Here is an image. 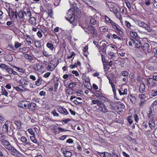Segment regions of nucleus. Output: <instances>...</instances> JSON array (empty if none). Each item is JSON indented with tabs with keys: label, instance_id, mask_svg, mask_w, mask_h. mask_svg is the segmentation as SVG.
I'll list each match as a JSON object with an SVG mask.
<instances>
[{
	"label": "nucleus",
	"instance_id": "1",
	"mask_svg": "<svg viewBox=\"0 0 157 157\" xmlns=\"http://www.w3.org/2000/svg\"><path fill=\"white\" fill-rule=\"evenodd\" d=\"M29 101L26 100H22L21 101L18 103V106L20 108L24 109H28Z\"/></svg>",
	"mask_w": 157,
	"mask_h": 157
},
{
	"label": "nucleus",
	"instance_id": "2",
	"mask_svg": "<svg viewBox=\"0 0 157 157\" xmlns=\"http://www.w3.org/2000/svg\"><path fill=\"white\" fill-rule=\"evenodd\" d=\"M9 150L10 151V153L14 156L17 157H21L22 156V154L16 149L13 148L12 147L11 149Z\"/></svg>",
	"mask_w": 157,
	"mask_h": 157
},
{
	"label": "nucleus",
	"instance_id": "3",
	"mask_svg": "<svg viewBox=\"0 0 157 157\" xmlns=\"http://www.w3.org/2000/svg\"><path fill=\"white\" fill-rule=\"evenodd\" d=\"M138 25L139 26L143 28H145L148 32L151 31V29L150 27L144 22L140 21L138 22Z\"/></svg>",
	"mask_w": 157,
	"mask_h": 157
},
{
	"label": "nucleus",
	"instance_id": "4",
	"mask_svg": "<svg viewBox=\"0 0 157 157\" xmlns=\"http://www.w3.org/2000/svg\"><path fill=\"white\" fill-rule=\"evenodd\" d=\"M1 142L8 150L12 148V146L10 144V142L6 140L1 139Z\"/></svg>",
	"mask_w": 157,
	"mask_h": 157
},
{
	"label": "nucleus",
	"instance_id": "5",
	"mask_svg": "<svg viewBox=\"0 0 157 157\" xmlns=\"http://www.w3.org/2000/svg\"><path fill=\"white\" fill-rule=\"evenodd\" d=\"M102 42V45L100 47L99 50L102 52L103 53H105L106 51V48L108 44L107 42L105 41H102L100 42V43Z\"/></svg>",
	"mask_w": 157,
	"mask_h": 157
},
{
	"label": "nucleus",
	"instance_id": "6",
	"mask_svg": "<svg viewBox=\"0 0 157 157\" xmlns=\"http://www.w3.org/2000/svg\"><path fill=\"white\" fill-rule=\"evenodd\" d=\"M71 11L72 10L70 9L69 10L68 13H67V14L70 16V17H68L67 18V20L69 21L71 23H72V22L74 21L75 18V16H74L73 13H71Z\"/></svg>",
	"mask_w": 157,
	"mask_h": 157
},
{
	"label": "nucleus",
	"instance_id": "7",
	"mask_svg": "<svg viewBox=\"0 0 157 157\" xmlns=\"http://www.w3.org/2000/svg\"><path fill=\"white\" fill-rule=\"evenodd\" d=\"M21 141L23 143H25L26 145L29 146H32V143L29 142V140H27V139L24 136H22L21 138Z\"/></svg>",
	"mask_w": 157,
	"mask_h": 157
},
{
	"label": "nucleus",
	"instance_id": "8",
	"mask_svg": "<svg viewBox=\"0 0 157 157\" xmlns=\"http://www.w3.org/2000/svg\"><path fill=\"white\" fill-rule=\"evenodd\" d=\"M58 110L59 113L67 115L68 114L67 111L65 108L60 107L58 108Z\"/></svg>",
	"mask_w": 157,
	"mask_h": 157
},
{
	"label": "nucleus",
	"instance_id": "9",
	"mask_svg": "<svg viewBox=\"0 0 157 157\" xmlns=\"http://www.w3.org/2000/svg\"><path fill=\"white\" fill-rule=\"evenodd\" d=\"M36 106V104L34 103L29 102L28 109L30 111H33L35 109Z\"/></svg>",
	"mask_w": 157,
	"mask_h": 157
},
{
	"label": "nucleus",
	"instance_id": "10",
	"mask_svg": "<svg viewBox=\"0 0 157 157\" xmlns=\"http://www.w3.org/2000/svg\"><path fill=\"white\" fill-rule=\"evenodd\" d=\"M141 49L142 50L148 51L149 49V45L147 43H144L143 45L142 44Z\"/></svg>",
	"mask_w": 157,
	"mask_h": 157
},
{
	"label": "nucleus",
	"instance_id": "11",
	"mask_svg": "<svg viewBox=\"0 0 157 157\" xmlns=\"http://www.w3.org/2000/svg\"><path fill=\"white\" fill-rule=\"evenodd\" d=\"M14 123L17 126V130H19L21 129L22 128V123L20 121H14Z\"/></svg>",
	"mask_w": 157,
	"mask_h": 157
},
{
	"label": "nucleus",
	"instance_id": "12",
	"mask_svg": "<svg viewBox=\"0 0 157 157\" xmlns=\"http://www.w3.org/2000/svg\"><path fill=\"white\" fill-rule=\"evenodd\" d=\"M115 31L117 33V34L119 36H122L124 34V33L123 32V29L121 28L120 26Z\"/></svg>",
	"mask_w": 157,
	"mask_h": 157
},
{
	"label": "nucleus",
	"instance_id": "13",
	"mask_svg": "<svg viewBox=\"0 0 157 157\" xmlns=\"http://www.w3.org/2000/svg\"><path fill=\"white\" fill-rule=\"evenodd\" d=\"M139 90L140 93H143L145 91V84L144 83H142L140 84Z\"/></svg>",
	"mask_w": 157,
	"mask_h": 157
},
{
	"label": "nucleus",
	"instance_id": "14",
	"mask_svg": "<svg viewBox=\"0 0 157 157\" xmlns=\"http://www.w3.org/2000/svg\"><path fill=\"white\" fill-rule=\"evenodd\" d=\"M98 110L103 113H106L108 111V110L106 108V106L105 104L103 105L98 109Z\"/></svg>",
	"mask_w": 157,
	"mask_h": 157
},
{
	"label": "nucleus",
	"instance_id": "15",
	"mask_svg": "<svg viewBox=\"0 0 157 157\" xmlns=\"http://www.w3.org/2000/svg\"><path fill=\"white\" fill-rule=\"evenodd\" d=\"M87 29L90 33L94 34L95 33V29L93 26L92 25L89 26L87 27Z\"/></svg>",
	"mask_w": 157,
	"mask_h": 157
},
{
	"label": "nucleus",
	"instance_id": "16",
	"mask_svg": "<svg viewBox=\"0 0 157 157\" xmlns=\"http://www.w3.org/2000/svg\"><path fill=\"white\" fill-rule=\"evenodd\" d=\"M105 17V22L108 24H109V23H110L111 25L114 22L113 21L111 20L109 17H108L107 16L105 15L104 16Z\"/></svg>",
	"mask_w": 157,
	"mask_h": 157
},
{
	"label": "nucleus",
	"instance_id": "17",
	"mask_svg": "<svg viewBox=\"0 0 157 157\" xmlns=\"http://www.w3.org/2000/svg\"><path fill=\"white\" fill-rule=\"evenodd\" d=\"M147 81L148 84L149 85L151 84V83L154 84V85L153 84L152 85L153 86H155L156 85L155 81L152 79L151 77L147 78Z\"/></svg>",
	"mask_w": 157,
	"mask_h": 157
},
{
	"label": "nucleus",
	"instance_id": "18",
	"mask_svg": "<svg viewBox=\"0 0 157 157\" xmlns=\"http://www.w3.org/2000/svg\"><path fill=\"white\" fill-rule=\"evenodd\" d=\"M129 99L132 104L135 103L136 101V99L135 97L132 94L130 95L129 97Z\"/></svg>",
	"mask_w": 157,
	"mask_h": 157
},
{
	"label": "nucleus",
	"instance_id": "19",
	"mask_svg": "<svg viewBox=\"0 0 157 157\" xmlns=\"http://www.w3.org/2000/svg\"><path fill=\"white\" fill-rule=\"evenodd\" d=\"M142 44L139 41L137 40V41L136 42V43L135 44V47L136 48L141 49V47H142Z\"/></svg>",
	"mask_w": 157,
	"mask_h": 157
},
{
	"label": "nucleus",
	"instance_id": "20",
	"mask_svg": "<svg viewBox=\"0 0 157 157\" xmlns=\"http://www.w3.org/2000/svg\"><path fill=\"white\" fill-rule=\"evenodd\" d=\"M82 99L80 97H78L77 98L76 100H75L73 101L74 102L76 105H78L82 103V102H80V101Z\"/></svg>",
	"mask_w": 157,
	"mask_h": 157
},
{
	"label": "nucleus",
	"instance_id": "21",
	"mask_svg": "<svg viewBox=\"0 0 157 157\" xmlns=\"http://www.w3.org/2000/svg\"><path fill=\"white\" fill-rule=\"evenodd\" d=\"M20 83L22 85H26L28 84V82L25 79H21L20 81Z\"/></svg>",
	"mask_w": 157,
	"mask_h": 157
},
{
	"label": "nucleus",
	"instance_id": "22",
	"mask_svg": "<svg viewBox=\"0 0 157 157\" xmlns=\"http://www.w3.org/2000/svg\"><path fill=\"white\" fill-rule=\"evenodd\" d=\"M82 79L85 83H88L90 81V78L89 77L86 76L85 75H83Z\"/></svg>",
	"mask_w": 157,
	"mask_h": 157
},
{
	"label": "nucleus",
	"instance_id": "23",
	"mask_svg": "<svg viewBox=\"0 0 157 157\" xmlns=\"http://www.w3.org/2000/svg\"><path fill=\"white\" fill-rule=\"evenodd\" d=\"M150 94L153 97H155L157 95V90H156L154 89H152L151 90Z\"/></svg>",
	"mask_w": 157,
	"mask_h": 157
},
{
	"label": "nucleus",
	"instance_id": "24",
	"mask_svg": "<svg viewBox=\"0 0 157 157\" xmlns=\"http://www.w3.org/2000/svg\"><path fill=\"white\" fill-rule=\"evenodd\" d=\"M42 81V78L40 77H38L37 81L35 82V85L38 86H39L41 84Z\"/></svg>",
	"mask_w": 157,
	"mask_h": 157
},
{
	"label": "nucleus",
	"instance_id": "25",
	"mask_svg": "<svg viewBox=\"0 0 157 157\" xmlns=\"http://www.w3.org/2000/svg\"><path fill=\"white\" fill-rule=\"evenodd\" d=\"M23 55L24 57L26 59L31 60H33V57L29 55L28 54L25 53H24Z\"/></svg>",
	"mask_w": 157,
	"mask_h": 157
},
{
	"label": "nucleus",
	"instance_id": "26",
	"mask_svg": "<svg viewBox=\"0 0 157 157\" xmlns=\"http://www.w3.org/2000/svg\"><path fill=\"white\" fill-rule=\"evenodd\" d=\"M149 125L151 129L152 130L155 126V123L153 121H150L149 123Z\"/></svg>",
	"mask_w": 157,
	"mask_h": 157
},
{
	"label": "nucleus",
	"instance_id": "27",
	"mask_svg": "<svg viewBox=\"0 0 157 157\" xmlns=\"http://www.w3.org/2000/svg\"><path fill=\"white\" fill-rule=\"evenodd\" d=\"M8 66L5 64L3 63H1L0 64V68L3 70H5L6 71Z\"/></svg>",
	"mask_w": 157,
	"mask_h": 157
},
{
	"label": "nucleus",
	"instance_id": "28",
	"mask_svg": "<svg viewBox=\"0 0 157 157\" xmlns=\"http://www.w3.org/2000/svg\"><path fill=\"white\" fill-rule=\"evenodd\" d=\"M111 25L112 26V28L114 29V31L119 28L120 26L119 25L114 22H113V24H112Z\"/></svg>",
	"mask_w": 157,
	"mask_h": 157
},
{
	"label": "nucleus",
	"instance_id": "29",
	"mask_svg": "<svg viewBox=\"0 0 157 157\" xmlns=\"http://www.w3.org/2000/svg\"><path fill=\"white\" fill-rule=\"evenodd\" d=\"M46 46L51 50H53L54 48L53 44L49 42L47 44Z\"/></svg>",
	"mask_w": 157,
	"mask_h": 157
},
{
	"label": "nucleus",
	"instance_id": "30",
	"mask_svg": "<svg viewBox=\"0 0 157 157\" xmlns=\"http://www.w3.org/2000/svg\"><path fill=\"white\" fill-rule=\"evenodd\" d=\"M64 155L66 157H70L71 156L72 154L70 151H66L64 152Z\"/></svg>",
	"mask_w": 157,
	"mask_h": 157
},
{
	"label": "nucleus",
	"instance_id": "31",
	"mask_svg": "<svg viewBox=\"0 0 157 157\" xmlns=\"http://www.w3.org/2000/svg\"><path fill=\"white\" fill-rule=\"evenodd\" d=\"M130 33L131 36L133 37L137 38V37H138L137 34L136 32L133 31H130Z\"/></svg>",
	"mask_w": 157,
	"mask_h": 157
},
{
	"label": "nucleus",
	"instance_id": "32",
	"mask_svg": "<svg viewBox=\"0 0 157 157\" xmlns=\"http://www.w3.org/2000/svg\"><path fill=\"white\" fill-rule=\"evenodd\" d=\"M47 68L48 70L50 71H53L55 68L54 65H49L47 66Z\"/></svg>",
	"mask_w": 157,
	"mask_h": 157
},
{
	"label": "nucleus",
	"instance_id": "33",
	"mask_svg": "<svg viewBox=\"0 0 157 157\" xmlns=\"http://www.w3.org/2000/svg\"><path fill=\"white\" fill-rule=\"evenodd\" d=\"M2 130L6 133L8 132V126L3 125Z\"/></svg>",
	"mask_w": 157,
	"mask_h": 157
},
{
	"label": "nucleus",
	"instance_id": "34",
	"mask_svg": "<svg viewBox=\"0 0 157 157\" xmlns=\"http://www.w3.org/2000/svg\"><path fill=\"white\" fill-rule=\"evenodd\" d=\"M18 16L20 19L23 18L24 16L23 13L21 11H19L18 12Z\"/></svg>",
	"mask_w": 157,
	"mask_h": 157
},
{
	"label": "nucleus",
	"instance_id": "35",
	"mask_svg": "<svg viewBox=\"0 0 157 157\" xmlns=\"http://www.w3.org/2000/svg\"><path fill=\"white\" fill-rule=\"evenodd\" d=\"M101 60L102 61V62L103 64V66H104V69H105V64H104V63H106V60L105 59V57L102 54H101Z\"/></svg>",
	"mask_w": 157,
	"mask_h": 157
},
{
	"label": "nucleus",
	"instance_id": "36",
	"mask_svg": "<svg viewBox=\"0 0 157 157\" xmlns=\"http://www.w3.org/2000/svg\"><path fill=\"white\" fill-rule=\"evenodd\" d=\"M97 105L100 107V106H101L104 104L103 103L102 101L101 100H98V101H97Z\"/></svg>",
	"mask_w": 157,
	"mask_h": 157
},
{
	"label": "nucleus",
	"instance_id": "37",
	"mask_svg": "<svg viewBox=\"0 0 157 157\" xmlns=\"http://www.w3.org/2000/svg\"><path fill=\"white\" fill-rule=\"evenodd\" d=\"M121 75L124 76H128L129 75L128 73L126 71H123L121 73Z\"/></svg>",
	"mask_w": 157,
	"mask_h": 157
},
{
	"label": "nucleus",
	"instance_id": "38",
	"mask_svg": "<svg viewBox=\"0 0 157 157\" xmlns=\"http://www.w3.org/2000/svg\"><path fill=\"white\" fill-rule=\"evenodd\" d=\"M21 45V43H19L17 42H15L14 46L16 49L20 47Z\"/></svg>",
	"mask_w": 157,
	"mask_h": 157
},
{
	"label": "nucleus",
	"instance_id": "39",
	"mask_svg": "<svg viewBox=\"0 0 157 157\" xmlns=\"http://www.w3.org/2000/svg\"><path fill=\"white\" fill-rule=\"evenodd\" d=\"M152 79L157 82V73H154L152 76Z\"/></svg>",
	"mask_w": 157,
	"mask_h": 157
},
{
	"label": "nucleus",
	"instance_id": "40",
	"mask_svg": "<svg viewBox=\"0 0 157 157\" xmlns=\"http://www.w3.org/2000/svg\"><path fill=\"white\" fill-rule=\"evenodd\" d=\"M112 90H113V93L114 98L117 100H119V99L117 97L116 89L115 88H114V89H112Z\"/></svg>",
	"mask_w": 157,
	"mask_h": 157
},
{
	"label": "nucleus",
	"instance_id": "41",
	"mask_svg": "<svg viewBox=\"0 0 157 157\" xmlns=\"http://www.w3.org/2000/svg\"><path fill=\"white\" fill-rule=\"evenodd\" d=\"M58 80H57V81L56 82H55L54 84L55 90L56 91H57V88L59 85V82H58Z\"/></svg>",
	"mask_w": 157,
	"mask_h": 157
},
{
	"label": "nucleus",
	"instance_id": "42",
	"mask_svg": "<svg viewBox=\"0 0 157 157\" xmlns=\"http://www.w3.org/2000/svg\"><path fill=\"white\" fill-rule=\"evenodd\" d=\"M25 14L26 15V16L28 17H30L31 16V13L29 10H27V12H25Z\"/></svg>",
	"mask_w": 157,
	"mask_h": 157
},
{
	"label": "nucleus",
	"instance_id": "43",
	"mask_svg": "<svg viewBox=\"0 0 157 157\" xmlns=\"http://www.w3.org/2000/svg\"><path fill=\"white\" fill-rule=\"evenodd\" d=\"M152 110L151 108H150L149 113H148V117L150 118H151L153 115L152 113Z\"/></svg>",
	"mask_w": 157,
	"mask_h": 157
},
{
	"label": "nucleus",
	"instance_id": "44",
	"mask_svg": "<svg viewBox=\"0 0 157 157\" xmlns=\"http://www.w3.org/2000/svg\"><path fill=\"white\" fill-rule=\"evenodd\" d=\"M13 69L12 68H10L9 67H8L6 71L7 72H8L10 74H12V72L13 71Z\"/></svg>",
	"mask_w": 157,
	"mask_h": 157
},
{
	"label": "nucleus",
	"instance_id": "45",
	"mask_svg": "<svg viewBox=\"0 0 157 157\" xmlns=\"http://www.w3.org/2000/svg\"><path fill=\"white\" fill-rule=\"evenodd\" d=\"M125 2L128 9H130L131 8V5L129 2L128 0H126L125 1Z\"/></svg>",
	"mask_w": 157,
	"mask_h": 157
},
{
	"label": "nucleus",
	"instance_id": "46",
	"mask_svg": "<svg viewBox=\"0 0 157 157\" xmlns=\"http://www.w3.org/2000/svg\"><path fill=\"white\" fill-rule=\"evenodd\" d=\"M138 97L142 99H145L146 98V96L144 94H139L138 95Z\"/></svg>",
	"mask_w": 157,
	"mask_h": 157
},
{
	"label": "nucleus",
	"instance_id": "47",
	"mask_svg": "<svg viewBox=\"0 0 157 157\" xmlns=\"http://www.w3.org/2000/svg\"><path fill=\"white\" fill-rule=\"evenodd\" d=\"M42 53L43 55L47 57H49L50 55L48 54L47 52L44 50L42 51Z\"/></svg>",
	"mask_w": 157,
	"mask_h": 157
},
{
	"label": "nucleus",
	"instance_id": "48",
	"mask_svg": "<svg viewBox=\"0 0 157 157\" xmlns=\"http://www.w3.org/2000/svg\"><path fill=\"white\" fill-rule=\"evenodd\" d=\"M125 24L126 26L128 28L130 29L131 27H132L131 24L129 22L127 21H125Z\"/></svg>",
	"mask_w": 157,
	"mask_h": 157
},
{
	"label": "nucleus",
	"instance_id": "49",
	"mask_svg": "<svg viewBox=\"0 0 157 157\" xmlns=\"http://www.w3.org/2000/svg\"><path fill=\"white\" fill-rule=\"evenodd\" d=\"M96 20L94 18H92L90 20L91 23L93 25H94L96 24Z\"/></svg>",
	"mask_w": 157,
	"mask_h": 157
},
{
	"label": "nucleus",
	"instance_id": "50",
	"mask_svg": "<svg viewBox=\"0 0 157 157\" xmlns=\"http://www.w3.org/2000/svg\"><path fill=\"white\" fill-rule=\"evenodd\" d=\"M52 113L53 114V116L55 117H59V115L58 113H57L55 110H54L52 112Z\"/></svg>",
	"mask_w": 157,
	"mask_h": 157
},
{
	"label": "nucleus",
	"instance_id": "51",
	"mask_svg": "<svg viewBox=\"0 0 157 157\" xmlns=\"http://www.w3.org/2000/svg\"><path fill=\"white\" fill-rule=\"evenodd\" d=\"M98 154L100 155L101 157H106L105 156V152H97Z\"/></svg>",
	"mask_w": 157,
	"mask_h": 157
},
{
	"label": "nucleus",
	"instance_id": "52",
	"mask_svg": "<svg viewBox=\"0 0 157 157\" xmlns=\"http://www.w3.org/2000/svg\"><path fill=\"white\" fill-rule=\"evenodd\" d=\"M71 73L75 75L76 76H78L79 75V74L77 71L73 70L72 71Z\"/></svg>",
	"mask_w": 157,
	"mask_h": 157
},
{
	"label": "nucleus",
	"instance_id": "53",
	"mask_svg": "<svg viewBox=\"0 0 157 157\" xmlns=\"http://www.w3.org/2000/svg\"><path fill=\"white\" fill-rule=\"evenodd\" d=\"M101 30L102 31H104V32H108V29L106 28V27H105L104 26L101 27Z\"/></svg>",
	"mask_w": 157,
	"mask_h": 157
},
{
	"label": "nucleus",
	"instance_id": "54",
	"mask_svg": "<svg viewBox=\"0 0 157 157\" xmlns=\"http://www.w3.org/2000/svg\"><path fill=\"white\" fill-rule=\"evenodd\" d=\"M2 93L3 95H4L6 96H7V95L8 94V93L5 90H3Z\"/></svg>",
	"mask_w": 157,
	"mask_h": 157
},
{
	"label": "nucleus",
	"instance_id": "55",
	"mask_svg": "<svg viewBox=\"0 0 157 157\" xmlns=\"http://www.w3.org/2000/svg\"><path fill=\"white\" fill-rule=\"evenodd\" d=\"M35 45L37 47H39L40 46V45L39 43V41H36L35 42Z\"/></svg>",
	"mask_w": 157,
	"mask_h": 157
},
{
	"label": "nucleus",
	"instance_id": "56",
	"mask_svg": "<svg viewBox=\"0 0 157 157\" xmlns=\"http://www.w3.org/2000/svg\"><path fill=\"white\" fill-rule=\"evenodd\" d=\"M134 119L136 122H137L138 121L139 119L138 116L137 114H135L134 115Z\"/></svg>",
	"mask_w": 157,
	"mask_h": 157
},
{
	"label": "nucleus",
	"instance_id": "57",
	"mask_svg": "<svg viewBox=\"0 0 157 157\" xmlns=\"http://www.w3.org/2000/svg\"><path fill=\"white\" fill-rule=\"evenodd\" d=\"M37 34L38 37L40 38H41L42 36V34L41 33L40 31H38L37 32Z\"/></svg>",
	"mask_w": 157,
	"mask_h": 157
},
{
	"label": "nucleus",
	"instance_id": "58",
	"mask_svg": "<svg viewBox=\"0 0 157 157\" xmlns=\"http://www.w3.org/2000/svg\"><path fill=\"white\" fill-rule=\"evenodd\" d=\"M15 88L17 91H18L20 92H21L23 91V90L20 87H15Z\"/></svg>",
	"mask_w": 157,
	"mask_h": 157
},
{
	"label": "nucleus",
	"instance_id": "59",
	"mask_svg": "<svg viewBox=\"0 0 157 157\" xmlns=\"http://www.w3.org/2000/svg\"><path fill=\"white\" fill-rule=\"evenodd\" d=\"M50 74H51L50 72H47L44 74V76L45 78H46L50 76Z\"/></svg>",
	"mask_w": 157,
	"mask_h": 157
},
{
	"label": "nucleus",
	"instance_id": "60",
	"mask_svg": "<svg viewBox=\"0 0 157 157\" xmlns=\"http://www.w3.org/2000/svg\"><path fill=\"white\" fill-rule=\"evenodd\" d=\"M57 129H56L55 130V134H58L60 133V130H59V128H57Z\"/></svg>",
	"mask_w": 157,
	"mask_h": 157
},
{
	"label": "nucleus",
	"instance_id": "61",
	"mask_svg": "<svg viewBox=\"0 0 157 157\" xmlns=\"http://www.w3.org/2000/svg\"><path fill=\"white\" fill-rule=\"evenodd\" d=\"M137 40L136 39H131V41L132 42V43L133 44H135Z\"/></svg>",
	"mask_w": 157,
	"mask_h": 157
},
{
	"label": "nucleus",
	"instance_id": "62",
	"mask_svg": "<svg viewBox=\"0 0 157 157\" xmlns=\"http://www.w3.org/2000/svg\"><path fill=\"white\" fill-rule=\"evenodd\" d=\"M45 92L43 91H41L40 92V95L41 96H44L45 95Z\"/></svg>",
	"mask_w": 157,
	"mask_h": 157
},
{
	"label": "nucleus",
	"instance_id": "63",
	"mask_svg": "<svg viewBox=\"0 0 157 157\" xmlns=\"http://www.w3.org/2000/svg\"><path fill=\"white\" fill-rule=\"evenodd\" d=\"M123 155L125 157H130V156L124 151L122 152Z\"/></svg>",
	"mask_w": 157,
	"mask_h": 157
},
{
	"label": "nucleus",
	"instance_id": "64",
	"mask_svg": "<svg viewBox=\"0 0 157 157\" xmlns=\"http://www.w3.org/2000/svg\"><path fill=\"white\" fill-rule=\"evenodd\" d=\"M157 105V100L155 101L151 104V106L153 107Z\"/></svg>",
	"mask_w": 157,
	"mask_h": 157
}]
</instances>
